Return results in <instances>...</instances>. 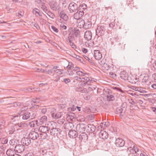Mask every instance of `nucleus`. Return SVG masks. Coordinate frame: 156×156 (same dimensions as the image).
<instances>
[{"mask_svg":"<svg viewBox=\"0 0 156 156\" xmlns=\"http://www.w3.org/2000/svg\"><path fill=\"white\" fill-rule=\"evenodd\" d=\"M128 144V147L127 148H125L124 150H127V151H129L130 154H132V156H136L137 152L139 151V149L135 145L134 143L130 140H129Z\"/></svg>","mask_w":156,"mask_h":156,"instance_id":"nucleus-1","label":"nucleus"},{"mask_svg":"<svg viewBox=\"0 0 156 156\" xmlns=\"http://www.w3.org/2000/svg\"><path fill=\"white\" fill-rule=\"evenodd\" d=\"M21 115L20 116V119H22L23 120H27L29 119H33L35 118L36 116V113L35 112H26L21 113Z\"/></svg>","mask_w":156,"mask_h":156,"instance_id":"nucleus-2","label":"nucleus"},{"mask_svg":"<svg viewBox=\"0 0 156 156\" xmlns=\"http://www.w3.org/2000/svg\"><path fill=\"white\" fill-rule=\"evenodd\" d=\"M74 1L76 2L75 0ZM80 1L79 0L76 2H73L70 3L68 7V9L70 13H73L78 10Z\"/></svg>","mask_w":156,"mask_h":156,"instance_id":"nucleus-3","label":"nucleus"},{"mask_svg":"<svg viewBox=\"0 0 156 156\" xmlns=\"http://www.w3.org/2000/svg\"><path fill=\"white\" fill-rule=\"evenodd\" d=\"M82 80H80L79 83V86L80 87H83L85 86L86 84H89L92 81V79L89 78L87 76H84L82 78Z\"/></svg>","mask_w":156,"mask_h":156,"instance_id":"nucleus-4","label":"nucleus"},{"mask_svg":"<svg viewBox=\"0 0 156 156\" xmlns=\"http://www.w3.org/2000/svg\"><path fill=\"white\" fill-rule=\"evenodd\" d=\"M61 132V130L57 128H53L51 129L50 130L51 135L57 137H58L60 135Z\"/></svg>","mask_w":156,"mask_h":156,"instance_id":"nucleus-5","label":"nucleus"},{"mask_svg":"<svg viewBox=\"0 0 156 156\" xmlns=\"http://www.w3.org/2000/svg\"><path fill=\"white\" fill-rule=\"evenodd\" d=\"M105 30V27L104 25L98 26L96 30V35H103Z\"/></svg>","mask_w":156,"mask_h":156,"instance_id":"nucleus-6","label":"nucleus"},{"mask_svg":"<svg viewBox=\"0 0 156 156\" xmlns=\"http://www.w3.org/2000/svg\"><path fill=\"white\" fill-rule=\"evenodd\" d=\"M51 116L53 119H57L61 117L62 114L61 112L56 111L54 108L52 109L51 112Z\"/></svg>","mask_w":156,"mask_h":156,"instance_id":"nucleus-7","label":"nucleus"},{"mask_svg":"<svg viewBox=\"0 0 156 156\" xmlns=\"http://www.w3.org/2000/svg\"><path fill=\"white\" fill-rule=\"evenodd\" d=\"M68 32L69 33L68 37L66 38V40L67 42L73 41L74 39L73 32V29L72 27H70L69 29Z\"/></svg>","mask_w":156,"mask_h":156,"instance_id":"nucleus-8","label":"nucleus"},{"mask_svg":"<svg viewBox=\"0 0 156 156\" xmlns=\"http://www.w3.org/2000/svg\"><path fill=\"white\" fill-rule=\"evenodd\" d=\"M87 128L86 125L83 123H79L77 125L76 129L78 133H83Z\"/></svg>","mask_w":156,"mask_h":156,"instance_id":"nucleus-9","label":"nucleus"},{"mask_svg":"<svg viewBox=\"0 0 156 156\" xmlns=\"http://www.w3.org/2000/svg\"><path fill=\"white\" fill-rule=\"evenodd\" d=\"M106 97L107 100L108 101H113L115 100L114 94L110 90L107 91Z\"/></svg>","mask_w":156,"mask_h":156,"instance_id":"nucleus-10","label":"nucleus"},{"mask_svg":"<svg viewBox=\"0 0 156 156\" xmlns=\"http://www.w3.org/2000/svg\"><path fill=\"white\" fill-rule=\"evenodd\" d=\"M124 104H123L122 105L121 107H119L117 108L116 109V112L117 113L121 114L120 115H121L122 117L123 116V115L125 113L126 108H125L124 106Z\"/></svg>","mask_w":156,"mask_h":156,"instance_id":"nucleus-11","label":"nucleus"},{"mask_svg":"<svg viewBox=\"0 0 156 156\" xmlns=\"http://www.w3.org/2000/svg\"><path fill=\"white\" fill-rule=\"evenodd\" d=\"M115 144L117 147H122L124 146L125 142L122 139L118 138L116 140Z\"/></svg>","mask_w":156,"mask_h":156,"instance_id":"nucleus-12","label":"nucleus"},{"mask_svg":"<svg viewBox=\"0 0 156 156\" xmlns=\"http://www.w3.org/2000/svg\"><path fill=\"white\" fill-rule=\"evenodd\" d=\"M25 147L23 144H18L15 147V151L18 153H21L25 150Z\"/></svg>","mask_w":156,"mask_h":156,"instance_id":"nucleus-13","label":"nucleus"},{"mask_svg":"<svg viewBox=\"0 0 156 156\" xmlns=\"http://www.w3.org/2000/svg\"><path fill=\"white\" fill-rule=\"evenodd\" d=\"M28 136L30 139H31L33 140H35L39 137V135L37 132L33 131L29 133Z\"/></svg>","mask_w":156,"mask_h":156,"instance_id":"nucleus-14","label":"nucleus"},{"mask_svg":"<svg viewBox=\"0 0 156 156\" xmlns=\"http://www.w3.org/2000/svg\"><path fill=\"white\" fill-rule=\"evenodd\" d=\"M21 142L24 146H28L30 144L31 140L30 138L24 137L22 139Z\"/></svg>","mask_w":156,"mask_h":156,"instance_id":"nucleus-15","label":"nucleus"},{"mask_svg":"<svg viewBox=\"0 0 156 156\" xmlns=\"http://www.w3.org/2000/svg\"><path fill=\"white\" fill-rule=\"evenodd\" d=\"M50 8L53 10H56L58 6V3L55 1H52L49 4Z\"/></svg>","mask_w":156,"mask_h":156,"instance_id":"nucleus-16","label":"nucleus"},{"mask_svg":"<svg viewBox=\"0 0 156 156\" xmlns=\"http://www.w3.org/2000/svg\"><path fill=\"white\" fill-rule=\"evenodd\" d=\"M78 133L76 130H71L69 131L68 135L70 138H75L78 136Z\"/></svg>","mask_w":156,"mask_h":156,"instance_id":"nucleus-17","label":"nucleus"},{"mask_svg":"<svg viewBox=\"0 0 156 156\" xmlns=\"http://www.w3.org/2000/svg\"><path fill=\"white\" fill-rule=\"evenodd\" d=\"M83 15L82 11L77 10V12L74 14V18L76 20H79Z\"/></svg>","mask_w":156,"mask_h":156,"instance_id":"nucleus-18","label":"nucleus"},{"mask_svg":"<svg viewBox=\"0 0 156 156\" xmlns=\"http://www.w3.org/2000/svg\"><path fill=\"white\" fill-rule=\"evenodd\" d=\"M74 125L73 123L71 122H66L64 125V128L65 129H68L70 130H72V129Z\"/></svg>","mask_w":156,"mask_h":156,"instance_id":"nucleus-19","label":"nucleus"},{"mask_svg":"<svg viewBox=\"0 0 156 156\" xmlns=\"http://www.w3.org/2000/svg\"><path fill=\"white\" fill-rule=\"evenodd\" d=\"M84 37L87 41L91 40L92 37V34L91 32L89 30L86 31L85 32Z\"/></svg>","mask_w":156,"mask_h":156,"instance_id":"nucleus-20","label":"nucleus"},{"mask_svg":"<svg viewBox=\"0 0 156 156\" xmlns=\"http://www.w3.org/2000/svg\"><path fill=\"white\" fill-rule=\"evenodd\" d=\"M86 129L88 133L89 132V133H92L95 130V126L92 124L88 125Z\"/></svg>","mask_w":156,"mask_h":156,"instance_id":"nucleus-21","label":"nucleus"},{"mask_svg":"<svg viewBox=\"0 0 156 156\" xmlns=\"http://www.w3.org/2000/svg\"><path fill=\"white\" fill-rule=\"evenodd\" d=\"M94 54L95 58L97 60H99L102 58V54L99 50H94Z\"/></svg>","mask_w":156,"mask_h":156,"instance_id":"nucleus-22","label":"nucleus"},{"mask_svg":"<svg viewBox=\"0 0 156 156\" xmlns=\"http://www.w3.org/2000/svg\"><path fill=\"white\" fill-rule=\"evenodd\" d=\"M99 136L100 138L104 140L108 138V134L106 132L101 131L99 133Z\"/></svg>","mask_w":156,"mask_h":156,"instance_id":"nucleus-23","label":"nucleus"},{"mask_svg":"<svg viewBox=\"0 0 156 156\" xmlns=\"http://www.w3.org/2000/svg\"><path fill=\"white\" fill-rule=\"evenodd\" d=\"M92 25L91 22L89 20H84V24L83 28L85 29H87L91 27Z\"/></svg>","mask_w":156,"mask_h":156,"instance_id":"nucleus-24","label":"nucleus"},{"mask_svg":"<svg viewBox=\"0 0 156 156\" xmlns=\"http://www.w3.org/2000/svg\"><path fill=\"white\" fill-rule=\"evenodd\" d=\"M127 80H128L130 83L134 84L136 83L138 80L136 77L133 76H128V78Z\"/></svg>","mask_w":156,"mask_h":156,"instance_id":"nucleus-25","label":"nucleus"},{"mask_svg":"<svg viewBox=\"0 0 156 156\" xmlns=\"http://www.w3.org/2000/svg\"><path fill=\"white\" fill-rule=\"evenodd\" d=\"M88 136L85 132L82 133L79 136V138L81 141H86L88 139Z\"/></svg>","mask_w":156,"mask_h":156,"instance_id":"nucleus-26","label":"nucleus"},{"mask_svg":"<svg viewBox=\"0 0 156 156\" xmlns=\"http://www.w3.org/2000/svg\"><path fill=\"white\" fill-rule=\"evenodd\" d=\"M87 5L84 3L80 5V3L79 4V6L78 9V11H82L83 12V14H84V11L87 9Z\"/></svg>","mask_w":156,"mask_h":156,"instance_id":"nucleus-27","label":"nucleus"},{"mask_svg":"<svg viewBox=\"0 0 156 156\" xmlns=\"http://www.w3.org/2000/svg\"><path fill=\"white\" fill-rule=\"evenodd\" d=\"M128 74L125 71H123L121 72L120 77L121 79L126 80L128 79Z\"/></svg>","mask_w":156,"mask_h":156,"instance_id":"nucleus-28","label":"nucleus"},{"mask_svg":"<svg viewBox=\"0 0 156 156\" xmlns=\"http://www.w3.org/2000/svg\"><path fill=\"white\" fill-rule=\"evenodd\" d=\"M39 131L42 133H47L48 132V129L46 126H41L39 127Z\"/></svg>","mask_w":156,"mask_h":156,"instance_id":"nucleus-29","label":"nucleus"},{"mask_svg":"<svg viewBox=\"0 0 156 156\" xmlns=\"http://www.w3.org/2000/svg\"><path fill=\"white\" fill-rule=\"evenodd\" d=\"M62 69H58L56 70H53V72L55 73L57 76H62L64 75Z\"/></svg>","mask_w":156,"mask_h":156,"instance_id":"nucleus-30","label":"nucleus"},{"mask_svg":"<svg viewBox=\"0 0 156 156\" xmlns=\"http://www.w3.org/2000/svg\"><path fill=\"white\" fill-rule=\"evenodd\" d=\"M58 14L60 17L63 19L64 20L66 21L68 19V17L67 15L64 12H58Z\"/></svg>","mask_w":156,"mask_h":156,"instance_id":"nucleus-31","label":"nucleus"},{"mask_svg":"<svg viewBox=\"0 0 156 156\" xmlns=\"http://www.w3.org/2000/svg\"><path fill=\"white\" fill-rule=\"evenodd\" d=\"M47 121V118L46 116L44 115L39 120V123L40 125L46 123Z\"/></svg>","mask_w":156,"mask_h":156,"instance_id":"nucleus-32","label":"nucleus"},{"mask_svg":"<svg viewBox=\"0 0 156 156\" xmlns=\"http://www.w3.org/2000/svg\"><path fill=\"white\" fill-rule=\"evenodd\" d=\"M6 154L8 156H13L15 152V149H8L6 151Z\"/></svg>","mask_w":156,"mask_h":156,"instance_id":"nucleus-33","label":"nucleus"},{"mask_svg":"<svg viewBox=\"0 0 156 156\" xmlns=\"http://www.w3.org/2000/svg\"><path fill=\"white\" fill-rule=\"evenodd\" d=\"M76 73L77 75L80 76H88V75L87 73L84 71H82L80 70H78L76 72Z\"/></svg>","mask_w":156,"mask_h":156,"instance_id":"nucleus-34","label":"nucleus"},{"mask_svg":"<svg viewBox=\"0 0 156 156\" xmlns=\"http://www.w3.org/2000/svg\"><path fill=\"white\" fill-rule=\"evenodd\" d=\"M140 78L142 79V82L143 83H146L149 81V76L146 74H144Z\"/></svg>","mask_w":156,"mask_h":156,"instance_id":"nucleus-35","label":"nucleus"},{"mask_svg":"<svg viewBox=\"0 0 156 156\" xmlns=\"http://www.w3.org/2000/svg\"><path fill=\"white\" fill-rule=\"evenodd\" d=\"M84 24V20H83L79 19L77 22V26L80 28L83 27Z\"/></svg>","mask_w":156,"mask_h":156,"instance_id":"nucleus-36","label":"nucleus"},{"mask_svg":"<svg viewBox=\"0 0 156 156\" xmlns=\"http://www.w3.org/2000/svg\"><path fill=\"white\" fill-rule=\"evenodd\" d=\"M62 101V104H58V106L59 108L63 109L66 106V103L65 101H63V100L61 101Z\"/></svg>","mask_w":156,"mask_h":156,"instance_id":"nucleus-37","label":"nucleus"},{"mask_svg":"<svg viewBox=\"0 0 156 156\" xmlns=\"http://www.w3.org/2000/svg\"><path fill=\"white\" fill-rule=\"evenodd\" d=\"M132 89L136 91H138L140 93H144L145 91L143 90L141 88L136 86H132Z\"/></svg>","mask_w":156,"mask_h":156,"instance_id":"nucleus-38","label":"nucleus"},{"mask_svg":"<svg viewBox=\"0 0 156 156\" xmlns=\"http://www.w3.org/2000/svg\"><path fill=\"white\" fill-rule=\"evenodd\" d=\"M33 12L37 16H41V13L39 12V10L37 9L34 8L33 10Z\"/></svg>","mask_w":156,"mask_h":156,"instance_id":"nucleus-39","label":"nucleus"},{"mask_svg":"<svg viewBox=\"0 0 156 156\" xmlns=\"http://www.w3.org/2000/svg\"><path fill=\"white\" fill-rule=\"evenodd\" d=\"M48 135L47 133H41L39 135V138L42 139H44L48 137Z\"/></svg>","mask_w":156,"mask_h":156,"instance_id":"nucleus-40","label":"nucleus"},{"mask_svg":"<svg viewBox=\"0 0 156 156\" xmlns=\"http://www.w3.org/2000/svg\"><path fill=\"white\" fill-rule=\"evenodd\" d=\"M47 150L44 148H41L39 150V152L40 154L44 156L47 152Z\"/></svg>","mask_w":156,"mask_h":156,"instance_id":"nucleus-41","label":"nucleus"},{"mask_svg":"<svg viewBox=\"0 0 156 156\" xmlns=\"http://www.w3.org/2000/svg\"><path fill=\"white\" fill-rule=\"evenodd\" d=\"M41 9L45 13L48 11L47 7L45 5L44 3L41 4Z\"/></svg>","mask_w":156,"mask_h":156,"instance_id":"nucleus-42","label":"nucleus"},{"mask_svg":"<svg viewBox=\"0 0 156 156\" xmlns=\"http://www.w3.org/2000/svg\"><path fill=\"white\" fill-rule=\"evenodd\" d=\"M103 35H96V37H97V42L98 43L101 42L102 41V37Z\"/></svg>","mask_w":156,"mask_h":156,"instance_id":"nucleus-43","label":"nucleus"},{"mask_svg":"<svg viewBox=\"0 0 156 156\" xmlns=\"http://www.w3.org/2000/svg\"><path fill=\"white\" fill-rule=\"evenodd\" d=\"M47 15L49 16L50 18L53 19L55 16L54 14L50 11L48 10L47 11L46 13Z\"/></svg>","mask_w":156,"mask_h":156,"instance_id":"nucleus-44","label":"nucleus"},{"mask_svg":"<svg viewBox=\"0 0 156 156\" xmlns=\"http://www.w3.org/2000/svg\"><path fill=\"white\" fill-rule=\"evenodd\" d=\"M125 44H124L123 42L122 43H121L119 44V47L118 48L120 50H123L125 48Z\"/></svg>","mask_w":156,"mask_h":156,"instance_id":"nucleus-45","label":"nucleus"},{"mask_svg":"<svg viewBox=\"0 0 156 156\" xmlns=\"http://www.w3.org/2000/svg\"><path fill=\"white\" fill-rule=\"evenodd\" d=\"M74 65L72 63H69V64L66 67L69 70H73V68H74Z\"/></svg>","mask_w":156,"mask_h":156,"instance_id":"nucleus-46","label":"nucleus"},{"mask_svg":"<svg viewBox=\"0 0 156 156\" xmlns=\"http://www.w3.org/2000/svg\"><path fill=\"white\" fill-rule=\"evenodd\" d=\"M15 130V128L14 127H11L9 131V133L10 134H12L14 132Z\"/></svg>","mask_w":156,"mask_h":156,"instance_id":"nucleus-47","label":"nucleus"},{"mask_svg":"<svg viewBox=\"0 0 156 156\" xmlns=\"http://www.w3.org/2000/svg\"><path fill=\"white\" fill-rule=\"evenodd\" d=\"M62 82H64L66 84H67L70 82L71 80L70 79L68 78H64L63 79Z\"/></svg>","mask_w":156,"mask_h":156,"instance_id":"nucleus-48","label":"nucleus"},{"mask_svg":"<svg viewBox=\"0 0 156 156\" xmlns=\"http://www.w3.org/2000/svg\"><path fill=\"white\" fill-rule=\"evenodd\" d=\"M80 33V30L78 29L75 30L74 31V34L76 37H77Z\"/></svg>","mask_w":156,"mask_h":156,"instance_id":"nucleus-49","label":"nucleus"},{"mask_svg":"<svg viewBox=\"0 0 156 156\" xmlns=\"http://www.w3.org/2000/svg\"><path fill=\"white\" fill-rule=\"evenodd\" d=\"M8 142V140L6 138H3L1 140V143L3 144H6Z\"/></svg>","mask_w":156,"mask_h":156,"instance_id":"nucleus-50","label":"nucleus"},{"mask_svg":"<svg viewBox=\"0 0 156 156\" xmlns=\"http://www.w3.org/2000/svg\"><path fill=\"white\" fill-rule=\"evenodd\" d=\"M17 125L19 127L23 128L24 127L26 126L27 125L25 123H20L18 124Z\"/></svg>","mask_w":156,"mask_h":156,"instance_id":"nucleus-51","label":"nucleus"},{"mask_svg":"<svg viewBox=\"0 0 156 156\" xmlns=\"http://www.w3.org/2000/svg\"><path fill=\"white\" fill-rule=\"evenodd\" d=\"M51 28L52 30L56 33H58V30L54 26H51Z\"/></svg>","mask_w":156,"mask_h":156,"instance_id":"nucleus-52","label":"nucleus"},{"mask_svg":"<svg viewBox=\"0 0 156 156\" xmlns=\"http://www.w3.org/2000/svg\"><path fill=\"white\" fill-rule=\"evenodd\" d=\"M65 121V120L63 119L58 120V123L60 125L63 124Z\"/></svg>","mask_w":156,"mask_h":156,"instance_id":"nucleus-53","label":"nucleus"},{"mask_svg":"<svg viewBox=\"0 0 156 156\" xmlns=\"http://www.w3.org/2000/svg\"><path fill=\"white\" fill-rule=\"evenodd\" d=\"M73 79L75 80L80 81V80H82V78L79 77L78 76H75L73 77Z\"/></svg>","mask_w":156,"mask_h":156,"instance_id":"nucleus-54","label":"nucleus"},{"mask_svg":"<svg viewBox=\"0 0 156 156\" xmlns=\"http://www.w3.org/2000/svg\"><path fill=\"white\" fill-rule=\"evenodd\" d=\"M44 156H52V153L50 151H47Z\"/></svg>","mask_w":156,"mask_h":156,"instance_id":"nucleus-55","label":"nucleus"},{"mask_svg":"<svg viewBox=\"0 0 156 156\" xmlns=\"http://www.w3.org/2000/svg\"><path fill=\"white\" fill-rule=\"evenodd\" d=\"M115 26V22H112L109 24V27L111 28H113Z\"/></svg>","mask_w":156,"mask_h":156,"instance_id":"nucleus-56","label":"nucleus"},{"mask_svg":"<svg viewBox=\"0 0 156 156\" xmlns=\"http://www.w3.org/2000/svg\"><path fill=\"white\" fill-rule=\"evenodd\" d=\"M32 101L34 103H35L36 104L38 103L39 102V99L38 98H36V99H32Z\"/></svg>","mask_w":156,"mask_h":156,"instance_id":"nucleus-57","label":"nucleus"},{"mask_svg":"<svg viewBox=\"0 0 156 156\" xmlns=\"http://www.w3.org/2000/svg\"><path fill=\"white\" fill-rule=\"evenodd\" d=\"M103 67L105 68L106 70H108L109 68V66H108L107 64L105 63L103 65Z\"/></svg>","mask_w":156,"mask_h":156,"instance_id":"nucleus-58","label":"nucleus"},{"mask_svg":"<svg viewBox=\"0 0 156 156\" xmlns=\"http://www.w3.org/2000/svg\"><path fill=\"white\" fill-rule=\"evenodd\" d=\"M68 73H69V75L70 76H73L74 74V73L73 72V70L68 71Z\"/></svg>","mask_w":156,"mask_h":156,"instance_id":"nucleus-59","label":"nucleus"},{"mask_svg":"<svg viewBox=\"0 0 156 156\" xmlns=\"http://www.w3.org/2000/svg\"><path fill=\"white\" fill-rule=\"evenodd\" d=\"M60 27L64 30H66L67 28V27L62 23L60 25Z\"/></svg>","mask_w":156,"mask_h":156,"instance_id":"nucleus-60","label":"nucleus"},{"mask_svg":"<svg viewBox=\"0 0 156 156\" xmlns=\"http://www.w3.org/2000/svg\"><path fill=\"white\" fill-rule=\"evenodd\" d=\"M47 111V109L46 108H42L41 109V112L43 114H44L46 113Z\"/></svg>","mask_w":156,"mask_h":156,"instance_id":"nucleus-61","label":"nucleus"},{"mask_svg":"<svg viewBox=\"0 0 156 156\" xmlns=\"http://www.w3.org/2000/svg\"><path fill=\"white\" fill-rule=\"evenodd\" d=\"M73 41H71L70 42H69L70 43V45L73 48H74L76 46L74 43L73 42Z\"/></svg>","mask_w":156,"mask_h":156,"instance_id":"nucleus-62","label":"nucleus"},{"mask_svg":"<svg viewBox=\"0 0 156 156\" xmlns=\"http://www.w3.org/2000/svg\"><path fill=\"white\" fill-rule=\"evenodd\" d=\"M35 1L38 4H42L43 3V0H35Z\"/></svg>","mask_w":156,"mask_h":156,"instance_id":"nucleus-63","label":"nucleus"},{"mask_svg":"<svg viewBox=\"0 0 156 156\" xmlns=\"http://www.w3.org/2000/svg\"><path fill=\"white\" fill-rule=\"evenodd\" d=\"M129 102L130 104L132 105H135L136 104V102L134 101L132 99H131L129 101Z\"/></svg>","mask_w":156,"mask_h":156,"instance_id":"nucleus-64","label":"nucleus"}]
</instances>
